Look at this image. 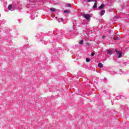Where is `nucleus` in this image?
Wrapping results in <instances>:
<instances>
[{"label": "nucleus", "mask_w": 129, "mask_h": 129, "mask_svg": "<svg viewBox=\"0 0 129 129\" xmlns=\"http://www.w3.org/2000/svg\"><path fill=\"white\" fill-rule=\"evenodd\" d=\"M102 39H104V38H105V36L103 35V36H102Z\"/></svg>", "instance_id": "nucleus-15"}, {"label": "nucleus", "mask_w": 129, "mask_h": 129, "mask_svg": "<svg viewBox=\"0 0 129 129\" xmlns=\"http://www.w3.org/2000/svg\"><path fill=\"white\" fill-rule=\"evenodd\" d=\"M87 2L88 3H90L91 2H94V0H87Z\"/></svg>", "instance_id": "nucleus-12"}, {"label": "nucleus", "mask_w": 129, "mask_h": 129, "mask_svg": "<svg viewBox=\"0 0 129 129\" xmlns=\"http://www.w3.org/2000/svg\"><path fill=\"white\" fill-rule=\"evenodd\" d=\"M118 98V97H116V99H117Z\"/></svg>", "instance_id": "nucleus-21"}, {"label": "nucleus", "mask_w": 129, "mask_h": 129, "mask_svg": "<svg viewBox=\"0 0 129 129\" xmlns=\"http://www.w3.org/2000/svg\"><path fill=\"white\" fill-rule=\"evenodd\" d=\"M68 7H71V4H69L68 5Z\"/></svg>", "instance_id": "nucleus-18"}, {"label": "nucleus", "mask_w": 129, "mask_h": 129, "mask_svg": "<svg viewBox=\"0 0 129 129\" xmlns=\"http://www.w3.org/2000/svg\"><path fill=\"white\" fill-rule=\"evenodd\" d=\"M112 53H113V51L111 50H108L107 53L108 54V55H112Z\"/></svg>", "instance_id": "nucleus-3"}, {"label": "nucleus", "mask_w": 129, "mask_h": 129, "mask_svg": "<svg viewBox=\"0 0 129 129\" xmlns=\"http://www.w3.org/2000/svg\"><path fill=\"white\" fill-rule=\"evenodd\" d=\"M115 52H116L117 55H118V58H120L121 56L122 55V52L119 51L117 50V49H115Z\"/></svg>", "instance_id": "nucleus-1"}, {"label": "nucleus", "mask_w": 129, "mask_h": 129, "mask_svg": "<svg viewBox=\"0 0 129 129\" xmlns=\"http://www.w3.org/2000/svg\"><path fill=\"white\" fill-rule=\"evenodd\" d=\"M116 40H118V37H117Z\"/></svg>", "instance_id": "nucleus-20"}, {"label": "nucleus", "mask_w": 129, "mask_h": 129, "mask_svg": "<svg viewBox=\"0 0 129 129\" xmlns=\"http://www.w3.org/2000/svg\"><path fill=\"white\" fill-rule=\"evenodd\" d=\"M86 45H87V46H90V44L88 42L86 43Z\"/></svg>", "instance_id": "nucleus-14"}, {"label": "nucleus", "mask_w": 129, "mask_h": 129, "mask_svg": "<svg viewBox=\"0 0 129 129\" xmlns=\"http://www.w3.org/2000/svg\"><path fill=\"white\" fill-rule=\"evenodd\" d=\"M83 16L85 19H86V20H89V19H90V15L89 14H84Z\"/></svg>", "instance_id": "nucleus-2"}, {"label": "nucleus", "mask_w": 129, "mask_h": 129, "mask_svg": "<svg viewBox=\"0 0 129 129\" xmlns=\"http://www.w3.org/2000/svg\"><path fill=\"white\" fill-rule=\"evenodd\" d=\"M105 13V11H104V10H102L100 13V16H103L104 15Z\"/></svg>", "instance_id": "nucleus-5"}, {"label": "nucleus", "mask_w": 129, "mask_h": 129, "mask_svg": "<svg viewBox=\"0 0 129 129\" xmlns=\"http://www.w3.org/2000/svg\"><path fill=\"white\" fill-rule=\"evenodd\" d=\"M91 56H94V53H93V52H92V53H91Z\"/></svg>", "instance_id": "nucleus-16"}, {"label": "nucleus", "mask_w": 129, "mask_h": 129, "mask_svg": "<svg viewBox=\"0 0 129 129\" xmlns=\"http://www.w3.org/2000/svg\"><path fill=\"white\" fill-rule=\"evenodd\" d=\"M60 20H61V22H63V18H61Z\"/></svg>", "instance_id": "nucleus-19"}, {"label": "nucleus", "mask_w": 129, "mask_h": 129, "mask_svg": "<svg viewBox=\"0 0 129 129\" xmlns=\"http://www.w3.org/2000/svg\"><path fill=\"white\" fill-rule=\"evenodd\" d=\"M93 9H96L97 8V3H95L93 7Z\"/></svg>", "instance_id": "nucleus-6"}, {"label": "nucleus", "mask_w": 129, "mask_h": 129, "mask_svg": "<svg viewBox=\"0 0 129 129\" xmlns=\"http://www.w3.org/2000/svg\"><path fill=\"white\" fill-rule=\"evenodd\" d=\"M8 9L9 11H13V6H12V5H9L8 6Z\"/></svg>", "instance_id": "nucleus-4"}, {"label": "nucleus", "mask_w": 129, "mask_h": 129, "mask_svg": "<svg viewBox=\"0 0 129 129\" xmlns=\"http://www.w3.org/2000/svg\"><path fill=\"white\" fill-rule=\"evenodd\" d=\"M69 12H70L69 11L66 10H64V12H63V13H64V14H69Z\"/></svg>", "instance_id": "nucleus-10"}, {"label": "nucleus", "mask_w": 129, "mask_h": 129, "mask_svg": "<svg viewBox=\"0 0 129 129\" xmlns=\"http://www.w3.org/2000/svg\"><path fill=\"white\" fill-rule=\"evenodd\" d=\"M104 80H106V78H104Z\"/></svg>", "instance_id": "nucleus-22"}, {"label": "nucleus", "mask_w": 129, "mask_h": 129, "mask_svg": "<svg viewBox=\"0 0 129 129\" xmlns=\"http://www.w3.org/2000/svg\"><path fill=\"white\" fill-rule=\"evenodd\" d=\"M98 66V67H100V68H102V67H103V64L101 63H99Z\"/></svg>", "instance_id": "nucleus-7"}, {"label": "nucleus", "mask_w": 129, "mask_h": 129, "mask_svg": "<svg viewBox=\"0 0 129 129\" xmlns=\"http://www.w3.org/2000/svg\"><path fill=\"white\" fill-rule=\"evenodd\" d=\"M86 62H89V61H90V59L89 58H86Z\"/></svg>", "instance_id": "nucleus-13"}, {"label": "nucleus", "mask_w": 129, "mask_h": 129, "mask_svg": "<svg viewBox=\"0 0 129 129\" xmlns=\"http://www.w3.org/2000/svg\"><path fill=\"white\" fill-rule=\"evenodd\" d=\"M79 44H80L81 45H83V40H80Z\"/></svg>", "instance_id": "nucleus-11"}, {"label": "nucleus", "mask_w": 129, "mask_h": 129, "mask_svg": "<svg viewBox=\"0 0 129 129\" xmlns=\"http://www.w3.org/2000/svg\"><path fill=\"white\" fill-rule=\"evenodd\" d=\"M94 2H95L96 3H97V2H99V0H94Z\"/></svg>", "instance_id": "nucleus-17"}, {"label": "nucleus", "mask_w": 129, "mask_h": 129, "mask_svg": "<svg viewBox=\"0 0 129 129\" xmlns=\"http://www.w3.org/2000/svg\"><path fill=\"white\" fill-rule=\"evenodd\" d=\"M50 11H51V12H56V10L53 8H50Z\"/></svg>", "instance_id": "nucleus-9"}, {"label": "nucleus", "mask_w": 129, "mask_h": 129, "mask_svg": "<svg viewBox=\"0 0 129 129\" xmlns=\"http://www.w3.org/2000/svg\"><path fill=\"white\" fill-rule=\"evenodd\" d=\"M103 8H104V5L103 4H101V6L99 7V9L102 10Z\"/></svg>", "instance_id": "nucleus-8"}]
</instances>
